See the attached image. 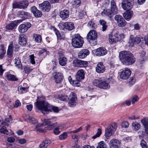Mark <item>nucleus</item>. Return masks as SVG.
<instances>
[{
    "mask_svg": "<svg viewBox=\"0 0 148 148\" xmlns=\"http://www.w3.org/2000/svg\"><path fill=\"white\" fill-rule=\"evenodd\" d=\"M96 148H107V147L105 142L102 141L98 143V145Z\"/></svg>",
    "mask_w": 148,
    "mask_h": 148,
    "instance_id": "nucleus-42",
    "label": "nucleus"
},
{
    "mask_svg": "<svg viewBox=\"0 0 148 148\" xmlns=\"http://www.w3.org/2000/svg\"><path fill=\"white\" fill-rule=\"evenodd\" d=\"M7 79L9 80L17 81L18 79L14 75L11 74H8L6 75Z\"/></svg>",
    "mask_w": 148,
    "mask_h": 148,
    "instance_id": "nucleus-41",
    "label": "nucleus"
},
{
    "mask_svg": "<svg viewBox=\"0 0 148 148\" xmlns=\"http://www.w3.org/2000/svg\"><path fill=\"white\" fill-rule=\"evenodd\" d=\"M53 75L56 83H60L62 82L63 76L62 73L55 72L53 73Z\"/></svg>",
    "mask_w": 148,
    "mask_h": 148,
    "instance_id": "nucleus-15",
    "label": "nucleus"
},
{
    "mask_svg": "<svg viewBox=\"0 0 148 148\" xmlns=\"http://www.w3.org/2000/svg\"><path fill=\"white\" fill-rule=\"evenodd\" d=\"M58 59L60 65L62 66H65L66 64L67 60L66 57L64 56L62 52L58 53Z\"/></svg>",
    "mask_w": 148,
    "mask_h": 148,
    "instance_id": "nucleus-17",
    "label": "nucleus"
},
{
    "mask_svg": "<svg viewBox=\"0 0 148 148\" xmlns=\"http://www.w3.org/2000/svg\"><path fill=\"white\" fill-rule=\"evenodd\" d=\"M120 143V141L115 139H113L110 141L109 143L110 148H119Z\"/></svg>",
    "mask_w": 148,
    "mask_h": 148,
    "instance_id": "nucleus-19",
    "label": "nucleus"
},
{
    "mask_svg": "<svg viewBox=\"0 0 148 148\" xmlns=\"http://www.w3.org/2000/svg\"><path fill=\"white\" fill-rule=\"evenodd\" d=\"M101 133L102 132L101 129L100 128L98 129L96 134L93 136L92 137V138L94 139H95L96 138L99 137L100 135L101 134Z\"/></svg>",
    "mask_w": 148,
    "mask_h": 148,
    "instance_id": "nucleus-47",
    "label": "nucleus"
},
{
    "mask_svg": "<svg viewBox=\"0 0 148 148\" xmlns=\"http://www.w3.org/2000/svg\"><path fill=\"white\" fill-rule=\"evenodd\" d=\"M95 70L97 72L99 73L104 72L105 68L102 62H100L97 64L95 68Z\"/></svg>",
    "mask_w": 148,
    "mask_h": 148,
    "instance_id": "nucleus-21",
    "label": "nucleus"
},
{
    "mask_svg": "<svg viewBox=\"0 0 148 148\" xmlns=\"http://www.w3.org/2000/svg\"><path fill=\"white\" fill-rule=\"evenodd\" d=\"M14 49V47L12 43L10 44L8 46L7 51V54L9 57H12V56L13 50Z\"/></svg>",
    "mask_w": 148,
    "mask_h": 148,
    "instance_id": "nucleus-31",
    "label": "nucleus"
},
{
    "mask_svg": "<svg viewBox=\"0 0 148 148\" xmlns=\"http://www.w3.org/2000/svg\"><path fill=\"white\" fill-rule=\"evenodd\" d=\"M97 38L96 32L94 30L90 31L86 37L87 39L91 40H96Z\"/></svg>",
    "mask_w": 148,
    "mask_h": 148,
    "instance_id": "nucleus-18",
    "label": "nucleus"
},
{
    "mask_svg": "<svg viewBox=\"0 0 148 148\" xmlns=\"http://www.w3.org/2000/svg\"><path fill=\"white\" fill-rule=\"evenodd\" d=\"M20 5L22 6L21 9H24L27 7L28 5V1L26 0H24L23 1H20Z\"/></svg>",
    "mask_w": 148,
    "mask_h": 148,
    "instance_id": "nucleus-40",
    "label": "nucleus"
},
{
    "mask_svg": "<svg viewBox=\"0 0 148 148\" xmlns=\"http://www.w3.org/2000/svg\"><path fill=\"white\" fill-rule=\"evenodd\" d=\"M34 107L42 113L45 114L50 112L53 111L55 112H58L59 109L58 107L51 105L47 102L44 101H37L34 103Z\"/></svg>",
    "mask_w": 148,
    "mask_h": 148,
    "instance_id": "nucleus-1",
    "label": "nucleus"
},
{
    "mask_svg": "<svg viewBox=\"0 0 148 148\" xmlns=\"http://www.w3.org/2000/svg\"><path fill=\"white\" fill-rule=\"evenodd\" d=\"M56 117L54 116H53L51 118L49 119H45L44 120L43 124L45 125H49L51 124V122L56 121Z\"/></svg>",
    "mask_w": 148,
    "mask_h": 148,
    "instance_id": "nucleus-36",
    "label": "nucleus"
},
{
    "mask_svg": "<svg viewBox=\"0 0 148 148\" xmlns=\"http://www.w3.org/2000/svg\"><path fill=\"white\" fill-rule=\"evenodd\" d=\"M15 64L16 66H17L19 68H21L22 67V65L21 62H20V60L18 59H15Z\"/></svg>",
    "mask_w": 148,
    "mask_h": 148,
    "instance_id": "nucleus-53",
    "label": "nucleus"
},
{
    "mask_svg": "<svg viewBox=\"0 0 148 148\" xmlns=\"http://www.w3.org/2000/svg\"><path fill=\"white\" fill-rule=\"evenodd\" d=\"M133 14V11H127L123 13V16L126 20L129 21Z\"/></svg>",
    "mask_w": 148,
    "mask_h": 148,
    "instance_id": "nucleus-30",
    "label": "nucleus"
},
{
    "mask_svg": "<svg viewBox=\"0 0 148 148\" xmlns=\"http://www.w3.org/2000/svg\"><path fill=\"white\" fill-rule=\"evenodd\" d=\"M85 73L84 71L82 69H80L77 71L76 75V79L78 81L84 79Z\"/></svg>",
    "mask_w": 148,
    "mask_h": 148,
    "instance_id": "nucleus-22",
    "label": "nucleus"
},
{
    "mask_svg": "<svg viewBox=\"0 0 148 148\" xmlns=\"http://www.w3.org/2000/svg\"><path fill=\"white\" fill-rule=\"evenodd\" d=\"M68 79L69 82L71 84H72L74 85H75V84H77L76 86H79V84L78 83H77L76 81H72V79L71 76H69L68 77Z\"/></svg>",
    "mask_w": 148,
    "mask_h": 148,
    "instance_id": "nucleus-46",
    "label": "nucleus"
},
{
    "mask_svg": "<svg viewBox=\"0 0 148 148\" xmlns=\"http://www.w3.org/2000/svg\"><path fill=\"white\" fill-rule=\"evenodd\" d=\"M93 85L103 89H108L110 88L109 84L104 80L100 79H95L92 82Z\"/></svg>",
    "mask_w": 148,
    "mask_h": 148,
    "instance_id": "nucleus-5",
    "label": "nucleus"
},
{
    "mask_svg": "<svg viewBox=\"0 0 148 148\" xmlns=\"http://www.w3.org/2000/svg\"><path fill=\"white\" fill-rule=\"evenodd\" d=\"M121 125L122 127L124 128H127L129 126V123L127 121H122L121 123Z\"/></svg>",
    "mask_w": 148,
    "mask_h": 148,
    "instance_id": "nucleus-54",
    "label": "nucleus"
},
{
    "mask_svg": "<svg viewBox=\"0 0 148 148\" xmlns=\"http://www.w3.org/2000/svg\"><path fill=\"white\" fill-rule=\"evenodd\" d=\"M132 128L134 131L138 130L140 127V124L136 122H133L132 124Z\"/></svg>",
    "mask_w": 148,
    "mask_h": 148,
    "instance_id": "nucleus-38",
    "label": "nucleus"
},
{
    "mask_svg": "<svg viewBox=\"0 0 148 148\" xmlns=\"http://www.w3.org/2000/svg\"><path fill=\"white\" fill-rule=\"evenodd\" d=\"M133 0H123L121 3L122 7L124 10H130L132 8Z\"/></svg>",
    "mask_w": 148,
    "mask_h": 148,
    "instance_id": "nucleus-8",
    "label": "nucleus"
},
{
    "mask_svg": "<svg viewBox=\"0 0 148 148\" xmlns=\"http://www.w3.org/2000/svg\"><path fill=\"white\" fill-rule=\"evenodd\" d=\"M138 97L136 96H135L132 98V103L133 104H134L135 102L138 101Z\"/></svg>",
    "mask_w": 148,
    "mask_h": 148,
    "instance_id": "nucleus-62",
    "label": "nucleus"
},
{
    "mask_svg": "<svg viewBox=\"0 0 148 148\" xmlns=\"http://www.w3.org/2000/svg\"><path fill=\"white\" fill-rule=\"evenodd\" d=\"M22 6H21L20 5V2H15L14 3H13L12 4V8H19V9H21V7Z\"/></svg>",
    "mask_w": 148,
    "mask_h": 148,
    "instance_id": "nucleus-49",
    "label": "nucleus"
},
{
    "mask_svg": "<svg viewBox=\"0 0 148 148\" xmlns=\"http://www.w3.org/2000/svg\"><path fill=\"white\" fill-rule=\"evenodd\" d=\"M81 60L75 59L73 61V64L74 66L80 68Z\"/></svg>",
    "mask_w": 148,
    "mask_h": 148,
    "instance_id": "nucleus-39",
    "label": "nucleus"
},
{
    "mask_svg": "<svg viewBox=\"0 0 148 148\" xmlns=\"http://www.w3.org/2000/svg\"><path fill=\"white\" fill-rule=\"evenodd\" d=\"M18 43L21 45L25 46L26 45L27 41L24 35H20L18 38Z\"/></svg>",
    "mask_w": 148,
    "mask_h": 148,
    "instance_id": "nucleus-29",
    "label": "nucleus"
},
{
    "mask_svg": "<svg viewBox=\"0 0 148 148\" xmlns=\"http://www.w3.org/2000/svg\"><path fill=\"white\" fill-rule=\"evenodd\" d=\"M17 16L21 18L22 21L30 17V14L28 12L23 11L20 10L18 12L17 14Z\"/></svg>",
    "mask_w": 148,
    "mask_h": 148,
    "instance_id": "nucleus-16",
    "label": "nucleus"
},
{
    "mask_svg": "<svg viewBox=\"0 0 148 148\" xmlns=\"http://www.w3.org/2000/svg\"><path fill=\"white\" fill-rule=\"evenodd\" d=\"M22 22V21L21 20H17L16 22L15 21L12 22L6 25V28L9 30H12L15 27L17 26V24Z\"/></svg>",
    "mask_w": 148,
    "mask_h": 148,
    "instance_id": "nucleus-28",
    "label": "nucleus"
},
{
    "mask_svg": "<svg viewBox=\"0 0 148 148\" xmlns=\"http://www.w3.org/2000/svg\"><path fill=\"white\" fill-rule=\"evenodd\" d=\"M69 104L70 107L75 106L76 104L77 98L76 94L74 92H71L69 96Z\"/></svg>",
    "mask_w": 148,
    "mask_h": 148,
    "instance_id": "nucleus-11",
    "label": "nucleus"
},
{
    "mask_svg": "<svg viewBox=\"0 0 148 148\" xmlns=\"http://www.w3.org/2000/svg\"><path fill=\"white\" fill-rule=\"evenodd\" d=\"M27 88H26L23 87L22 86H19L18 88V90L19 92H21V93H24L25 90H26Z\"/></svg>",
    "mask_w": 148,
    "mask_h": 148,
    "instance_id": "nucleus-56",
    "label": "nucleus"
},
{
    "mask_svg": "<svg viewBox=\"0 0 148 148\" xmlns=\"http://www.w3.org/2000/svg\"><path fill=\"white\" fill-rule=\"evenodd\" d=\"M1 49L0 50V53L5 55L6 53V50L4 49V45H0Z\"/></svg>",
    "mask_w": 148,
    "mask_h": 148,
    "instance_id": "nucleus-57",
    "label": "nucleus"
},
{
    "mask_svg": "<svg viewBox=\"0 0 148 148\" xmlns=\"http://www.w3.org/2000/svg\"><path fill=\"white\" fill-rule=\"evenodd\" d=\"M111 12L114 14H116L117 13L118 9L116 6L113 7L111 8Z\"/></svg>",
    "mask_w": 148,
    "mask_h": 148,
    "instance_id": "nucleus-55",
    "label": "nucleus"
},
{
    "mask_svg": "<svg viewBox=\"0 0 148 148\" xmlns=\"http://www.w3.org/2000/svg\"><path fill=\"white\" fill-rule=\"evenodd\" d=\"M28 26L29 27H27L26 25L24 24L20 25L18 27V30L19 32L23 33L26 32L28 29V28L31 27V24L29 23L28 25Z\"/></svg>",
    "mask_w": 148,
    "mask_h": 148,
    "instance_id": "nucleus-27",
    "label": "nucleus"
},
{
    "mask_svg": "<svg viewBox=\"0 0 148 148\" xmlns=\"http://www.w3.org/2000/svg\"><path fill=\"white\" fill-rule=\"evenodd\" d=\"M8 142L12 143L14 142L15 139L13 137H10L8 138Z\"/></svg>",
    "mask_w": 148,
    "mask_h": 148,
    "instance_id": "nucleus-64",
    "label": "nucleus"
},
{
    "mask_svg": "<svg viewBox=\"0 0 148 148\" xmlns=\"http://www.w3.org/2000/svg\"><path fill=\"white\" fill-rule=\"evenodd\" d=\"M107 51L104 47H100L97 49L96 52V55L98 56H101L105 55Z\"/></svg>",
    "mask_w": 148,
    "mask_h": 148,
    "instance_id": "nucleus-25",
    "label": "nucleus"
},
{
    "mask_svg": "<svg viewBox=\"0 0 148 148\" xmlns=\"http://www.w3.org/2000/svg\"><path fill=\"white\" fill-rule=\"evenodd\" d=\"M84 41L83 38L79 34H74L72 39V44L73 46L75 48H79L83 46Z\"/></svg>",
    "mask_w": 148,
    "mask_h": 148,
    "instance_id": "nucleus-3",
    "label": "nucleus"
},
{
    "mask_svg": "<svg viewBox=\"0 0 148 148\" xmlns=\"http://www.w3.org/2000/svg\"><path fill=\"white\" fill-rule=\"evenodd\" d=\"M82 127H81L78 128L77 129L70 131V132H64L62 134H60L59 136V138L61 140H64L65 139L67 138L68 135L67 134L69 133H73L75 134L77 133H78L82 130Z\"/></svg>",
    "mask_w": 148,
    "mask_h": 148,
    "instance_id": "nucleus-12",
    "label": "nucleus"
},
{
    "mask_svg": "<svg viewBox=\"0 0 148 148\" xmlns=\"http://www.w3.org/2000/svg\"><path fill=\"white\" fill-rule=\"evenodd\" d=\"M119 58L122 63L126 65H132L135 61L133 54L127 51H122L119 53Z\"/></svg>",
    "mask_w": 148,
    "mask_h": 148,
    "instance_id": "nucleus-2",
    "label": "nucleus"
},
{
    "mask_svg": "<svg viewBox=\"0 0 148 148\" xmlns=\"http://www.w3.org/2000/svg\"><path fill=\"white\" fill-rule=\"evenodd\" d=\"M89 51L87 49H83L81 50L78 53V57L80 58L83 59L88 55Z\"/></svg>",
    "mask_w": 148,
    "mask_h": 148,
    "instance_id": "nucleus-24",
    "label": "nucleus"
},
{
    "mask_svg": "<svg viewBox=\"0 0 148 148\" xmlns=\"http://www.w3.org/2000/svg\"><path fill=\"white\" fill-rule=\"evenodd\" d=\"M39 9L43 11L48 12L50 10L51 6L49 2L45 1L39 4Z\"/></svg>",
    "mask_w": 148,
    "mask_h": 148,
    "instance_id": "nucleus-9",
    "label": "nucleus"
},
{
    "mask_svg": "<svg viewBox=\"0 0 148 148\" xmlns=\"http://www.w3.org/2000/svg\"><path fill=\"white\" fill-rule=\"evenodd\" d=\"M51 143V141L49 139H46L42 141L40 145V148H46Z\"/></svg>",
    "mask_w": 148,
    "mask_h": 148,
    "instance_id": "nucleus-34",
    "label": "nucleus"
},
{
    "mask_svg": "<svg viewBox=\"0 0 148 148\" xmlns=\"http://www.w3.org/2000/svg\"><path fill=\"white\" fill-rule=\"evenodd\" d=\"M12 121V116L10 115L8 118L5 119L4 121H3L1 124V128L0 129V132L6 135H9V132L7 128L10 125V123Z\"/></svg>",
    "mask_w": 148,
    "mask_h": 148,
    "instance_id": "nucleus-4",
    "label": "nucleus"
},
{
    "mask_svg": "<svg viewBox=\"0 0 148 148\" xmlns=\"http://www.w3.org/2000/svg\"><path fill=\"white\" fill-rule=\"evenodd\" d=\"M32 67L27 66L25 67L24 68V70L26 73H29L32 70Z\"/></svg>",
    "mask_w": 148,
    "mask_h": 148,
    "instance_id": "nucleus-52",
    "label": "nucleus"
},
{
    "mask_svg": "<svg viewBox=\"0 0 148 148\" xmlns=\"http://www.w3.org/2000/svg\"><path fill=\"white\" fill-rule=\"evenodd\" d=\"M60 28L62 30H71L74 28L73 23L70 22H66L60 23L58 24Z\"/></svg>",
    "mask_w": 148,
    "mask_h": 148,
    "instance_id": "nucleus-6",
    "label": "nucleus"
},
{
    "mask_svg": "<svg viewBox=\"0 0 148 148\" xmlns=\"http://www.w3.org/2000/svg\"><path fill=\"white\" fill-rule=\"evenodd\" d=\"M141 122L145 128L146 133L148 134V119L145 118L141 120Z\"/></svg>",
    "mask_w": 148,
    "mask_h": 148,
    "instance_id": "nucleus-35",
    "label": "nucleus"
},
{
    "mask_svg": "<svg viewBox=\"0 0 148 148\" xmlns=\"http://www.w3.org/2000/svg\"><path fill=\"white\" fill-rule=\"evenodd\" d=\"M54 32L56 35L58 39H63V37L61 36L58 30L55 28L54 29Z\"/></svg>",
    "mask_w": 148,
    "mask_h": 148,
    "instance_id": "nucleus-50",
    "label": "nucleus"
},
{
    "mask_svg": "<svg viewBox=\"0 0 148 148\" xmlns=\"http://www.w3.org/2000/svg\"><path fill=\"white\" fill-rule=\"evenodd\" d=\"M118 37V35L117 34H115L113 36L112 33H111L109 36V40L110 43L111 44H112L117 42L119 40Z\"/></svg>",
    "mask_w": 148,
    "mask_h": 148,
    "instance_id": "nucleus-23",
    "label": "nucleus"
},
{
    "mask_svg": "<svg viewBox=\"0 0 148 148\" xmlns=\"http://www.w3.org/2000/svg\"><path fill=\"white\" fill-rule=\"evenodd\" d=\"M59 127H55L54 129L53 132L55 135H58L60 133V131L59 130Z\"/></svg>",
    "mask_w": 148,
    "mask_h": 148,
    "instance_id": "nucleus-59",
    "label": "nucleus"
},
{
    "mask_svg": "<svg viewBox=\"0 0 148 148\" xmlns=\"http://www.w3.org/2000/svg\"><path fill=\"white\" fill-rule=\"evenodd\" d=\"M89 63L88 61L81 60L80 68H85L88 66Z\"/></svg>",
    "mask_w": 148,
    "mask_h": 148,
    "instance_id": "nucleus-48",
    "label": "nucleus"
},
{
    "mask_svg": "<svg viewBox=\"0 0 148 148\" xmlns=\"http://www.w3.org/2000/svg\"><path fill=\"white\" fill-rule=\"evenodd\" d=\"M21 105V103L20 102V101L17 100H16L15 102V104L14 105V107L15 108H17L18 106H20Z\"/></svg>",
    "mask_w": 148,
    "mask_h": 148,
    "instance_id": "nucleus-63",
    "label": "nucleus"
},
{
    "mask_svg": "<svg viewBox=\"0 0 148 148\" xmlns=\"http://www.w3.org/2000/svg\"><path fill=\"white\" fill-rule=\"evenodd\" d=\"M31 10L34 16L36 17H39L42 16L41 12L38 10L35 6H33L31 7Z\"/></svg>",
    "mask_w": 148,
    "mask_h": 148,
    "instance_id": "nucleus-26",
    "label": "nucleus"
},
{
    "mask_svg": "<svg viewBox=\"0 0 148 148\" xmlns=\"http://www.w3.org/2000/svg\"><path fill=\"white\" fill-rule=\"evenodd\" d=\"M30 62L32 64H34L35 63V61L34 59V56L33 55H31L30 56Z\"/></svg>",
    "mask_w": 148,
    "mask_h": 148,
    "instance_id": "nucleus-61",
    "label": "nucleus"
},
{
    "mask_svg": "<svg viewBox=\"0 0 148 148\" xmlns=\"http://www.w3.org/2000/svg\"><path fill=\"white\" fill-rule=\"evenodd\" d=\"M131 71L130 69L126 68L121 72L120 78L123 79H127L130 76Z\"/></svg>",
    "mask_w": 148,
    "mask_h": 148,
    "instance_id": "nucleus-13",
    "label": "nucleus"
},
{
    "mask_svg": "<svg viewBox=\"0 0 148 148\" xmlns=\"http://www.w3.org/2000/svg\"><path fill=\"white\" fill-rule=\"evenodd\" d=\"M146 54V52L145 51H142L140 52L139 53V56L140 58H142L145 57Z\"/></svg>",
    "mask_w": 148,
    "mask_h": 148,
    "instance_id": "nucleus-58",
    "label": "nucleus"
},
{
    "mask_svg": "<svg viewBox=\"0 0 148 148\" xmlns=\"http://www.w3.org/2000/svg\"><path fill=\"white\" fill-rule=\"evenodd\" d=\"M24 119L25 121L29 122L32 124H36L37 122L35 118L30 116L29 115H27L26 116H24Z\"/></svg>",
    "mask_w": 148,
    "mask_h": 148,
    "instance_id": "nucleus-33",
    "label": "nucleus"
},
{
    "mask_svg": "<svg viewBox=\"0 0 148 148\" xmlns=\"http://www.w3.org/2000/svg\"><path fill=\"white\" fill-rule=\"evenodd\" d=\"M135 78L134 77H132L129 79V82L130 84L132 85L135 83Z\"/></svg>",
    "mask_w": 148,
    "mask_h": 148,
    "instance_id": "nucleus-60",
    "label": "nucleus"
},
{
    "mask_svg": "<svg viewBox=\"0 0 148 148\" xmlns=\"http://www.w3.org/2000/svg\"><path fill=\"white\" fill-rule=\"evenodd\" d=\"M80 4L81 1L80 0H73L72 4L74 7H78L80 5Z\"/></svg>",
    "mask_w": 148,
    "mask_h": 148,
    "instance_id": "nucleus-43",
    "label": "nucleus"
},
{
    "mask_svg": "<svg viewBox=\"0 0 148 148\" xmlns=\"http://www.w3.org/2000/svg\"><path fill=\"white\" fill-rule=\"evenodd\" d=\"M140 41V38L139 37H134L133 35H131L129 43L130 46H133L139 43Z\"/></svg>",
    "mask_w": 148,
    "mask_h": 148,
    "instance_id": "nucleus-14",
    "label": "nucleus"
},
{
    "mask_svg": "<svg viewBox=\"0 0 148 148\" xmlns=\"http://www.w3.org/2000/svg\"><path fill=\"white\" fill-rule=\"evenodd\" d=\"M33 36L34 38L35 41L37 43H40L42 41V37L39 34H34Z\"/></svg>",
    "mask_w": 148,
    "mask_h": 148,
    "instance_id": "nucleus-37",
    "label": "nucleus"
},
{
    "mask_svg": "<svg viewBox=\"0 0 148 148\" xmlns=\"http://www.w3.org/2000/svg\"><path fill=\"white\" fill-rule=\"evenodd\" d=\"M60 17L62 20H66L69 16V11L68 10L64 9L60 12Z\"/></svg>",
    "mask_w": 148,
    "mask_h": 148,
    "instance_id": "nucleus-20",
    "label": "nucleus"
},
{
    "mask_svg": "<svg viewBox=\"0 0 148 148\" xmlns=\"http://www.w3.org/2000/svg\"><path fill=\"white\" fill-rule=\"evenodd\" d=\"M88 27L90 29H94L96 27V25L92 21H89L87 25Z\"/></svg>",
    "mask_w": 148,
    "mask_h": 148,
    "instance_id": "nucleus-44",
    "label": "nucleus"
},
{
    "mask_svg": "<svg viewBox=\"0 0 148 148\" xmlns=\"http://www.w3.org/2000/svg\"><path fill=\"white\" fill-rule=\"evenodd\" d=\"M117 127V124L115 123L109 126L105 131V135L106 137H108L113 135Z\"/></svg>",
    "mask_w": 148,
    "mask_h": 148,
    "instance_id": "nucleus-7",
    "label": "nucleus"
},
{
    "mask_svg": "<svg viewBox=\"0 0 148 148\" xmlns=\"http://www.w3.org/2000/svg\"><path fill=\"white\" fill-rule=\"evenodd\" d=\"M58 98L60 100L62 101H66L68 99V97L66 95H59L58 96Z\"/></svg>",
    "mask_w": 148,
    "mask_h": 148,
    "instance_id": "nucleus-45",
    "label": "nucleus"
},
{
    "mask_svg": "<svg viewBox=\"0 0 148 148\" xmlns=\"http://www.w3.org/2000/svg\"><path fill=\"white\" fill-rule=\"evenodd\" d=\"M101 15L103 16H107L109 18H111L113 16L110 10L108 9L104 10L101 12Z\"/></svg>",
    "mask_w": 148,
    "mask_h": 148,
    "instance_id": "nucleus-32",
    "label": "nucleus"
},
{
    "mask_svg": "<svg viewBox=\"0 0 148 148\" xmlns=\"http://www.w3.org/2000/svg\"><path fill=\"white\" fill-rule=\"evenodd\" d=\"M114 19L117 22L118 26L123 27L126 24V22L121 16L116 15L114 17Z\"/></svg>",
    "mask_w": 148,
    "mask_h": 148,
    "instance_id": "nucleus-10",
    "label": "nucleus"
},
{
    "mask_svg": "<svg viewBox=\"0 0 148 148\" xmlns=\"http://www.w3.org/2000/svg\"><path fill=\"white\" fill-rule=\"evenodd\" d=\"M140 145L142 148H147L148 146L147 143L143 140H142L140 142Z\"/></svg>",
    "mask_w": 148,
    "mask_h": 148,
    "instance_id": "nucleus-51",
    "label": "nucleus"
}]
</instances>
